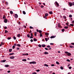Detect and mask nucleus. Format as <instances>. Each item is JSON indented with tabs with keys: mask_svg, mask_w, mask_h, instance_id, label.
<instances>
[{
	"mask_svg": "<svg viewBox=\"0 0 74 74\" xmlns=\"http://www.w3.org/2000/svg\"><path fill=\"white\" fill-rule=\"evenodd\" d=\"M69 4L70 7L72 6V5H74V2H73L72 3L71 2L69 3Z\"/></svg>",
	"mask_w": 74,
	"mask_h": 74,
	"instance_id": "1",
	"label": "nucleus"
},
{
	"mask_svg": "<svg viewBox=\"0 0 74 74\" xmlns=\"http://www.w3.org/2000/svg\"><path fill=\"white\" fill-rule=\"evenodd\" d=\"M65 53H66L67 55L69 56L71 55V54L70 53H69L68 52L65 51Z\"/></svg>",
	"mask_w": 74,
	"mask_h": 74,
	"instance_id": "2",
	"label": "nucleus"
},
{
	"mask_svg": "<svg viewBox=\"0 0 74 74\" xmlns=\"http://www.w3.org/2000/svg\"><path fill=\"white\" fill-rule=\"evenodd\" d=\"M6 61V60H2L0 61L1 62H5Z\"/></svg>",
	"mask_w": 74,
	"mask_h": 74,
	"instance_id": "3",
	"label": "nucleus"
},
{
	"mask_svg": "<svg viewBox=\"0 0 74 74\" xmlns=\"http://www.w3.org/2000/svg\"><path fill=\"white\" fill-rule=\"evenodd\" d=\"M15 17L16 18H18V14H15Z\"/></svg>",
	"mask_w": 74,
	"mask_h": 74,
	"instance_id": "4",
	"label": "nucleus"
},
{
	"mask_svg": "<svg viewBox=\"0 0 74 74\" xmlns=\"http://www.w3.org/2000/svg\"><path fill=\"white\" fill-rule=\"evenodd\" d=\"M58 26L59 28H62V27L61 26V25L60 23L58 24Z\"/></svg>",
	"mask_w": 74,
	"mask_h": 74,
	"instance_id": "5",
	"label": "nucleus"
},
{
	"mask_svg": "<svg viewBox=\"0 0 74 74\" xmlns=\"http://www.w3.org/2000/svg\"><path fill=\"white\" fill-rule=\"evenodd\" d=\"M7 19H6V18H5L4 20V22L5 23H7Z\"/></svg>",
	"mask_w": 74,
	"mask_h": 74,
	"instance_id": "6",
	"label": "nucleus"
},
{
	"mask_svg": "<svg viewBox=\"0 0 74 74\" xmlns=\"http://www.w3.org/2000/svg\"><path fill=\"white\" fill-rule=\"evenodd\" d=\"M55 3H56V5H57V6L58 7L59 6V4L58 3L57 1H56L55 2Z\"/></svg>",
	"mask_w": 74,
	"mask_h": 74,
	"instance_id": "7",
	"label": "nucleus"
},
{
	"mask_svg": "<svg viewBox=\"0 0 74 74\" xmlns=\"http://www.w3.org/2000/svg\"><path fill=\"white\" fill-rule=\"evenodd\" d=\"M56 37V36H51V37H50V38H55Z\"/></svg>",
	"mask_w": 74,
	"mask_h": 74,
	"instance_id": "8",
	"label": "nucleus"
},
{
	"mask_svg": "<svg viewBox=\"0 0 74 74\" xmlns=\"http://www.w3.org/2000/svg\"><path fill=\"white\" fill-rule=\"evenodd\" d=\"M23 55L24 56H26V55L27 56V55H28V54L27 53L26 54L23 53Z\"/></svg>",
	"mask_w": 74,
	"mask_h": 74,
	"instance_id": "9",
	"label": "nucleus"
},
{
	"mask_svg": "<svg viewBox=\"0 0 74 74\" xmlns=\"http://www.w3.org/2000/svg\"><path fill=\"white\" fill-rule=\"evenodd\" d=\"M15 58V57L14 56H12L10 57V58L12 59H14Z\"/></svg>",
	"mask_w": 74,
	"mask_h": 74,
	"instance_id": "10",
	"label": "nucleus"
},
{
	"mask_svg": "<svg viewBox=\"0 0 74 74\" xmlns=\"http://www.w3.org/2000/svg\"><path fill=\"white\" fill-rule=\"evenodd\" d=\"M49 14H53V12L51 11L49 12Z\"/></svg>",
	"mask_w": 74,
	"mask_h": 74,
	"instance_id": "11",
	"label": "nucleus"
},
{
	"mask_svg": "<svg viewBox=\"0 0 74 74\" xmlns=\"http://www.w3.org/2000/svg\"><path fill=\"white\" fill-rule=\"evenodd\" d=\"M33 40H34V41H37V39H36L35 38H34L33 39Z\"/></svg>",
	"mask_w": 74,
	"mask_h": 74,
	"instance_id": "12",
	"label": "nucleus"
},
{
	"mask_svg": "<svg viewBox=\"0 0 74 74\" xmlns=\"http://www.w3.org/2000/svg\"><path fill=\"white\" fill-rule=\"evenodd\" d=\"M21 36V34H19L17 35V37H20Z\"/></svg>",
	"mask_w": 74,
	"mask_h": 74,
	"instance_id": "13",
	"label": "nucleus"
},
{
	"mask_svg": "<svg viewBox=\"0 0 74 74\" xmlns=\"http://www.w3.org/2000/svg\"><path fill=\"white\" fill-rule=\"evenodd\" d=\"M46 35H49V33H46L45 34Z\"/></svg>",
	"mask_w": 74,
	"mask_h": 74,
	"instance_id": "14",
	"label": "nucleus"
},
{
	"mask_svg": "<svg viewBox=\"0 0 74 74\" xmlns=\"http://www.w3.org/2000/svg\"><path fill=\"white\" fill-rule=\"evenodd\" d=\"M44 54H48V53L47 52H45Z\"/></svg>",
	"mask_w": 74,
	"mask_h": 74,
	"instance_id": "15",
	"label": "nucleus"
},
{
	"mask_svg": "<svg viewBox=\"0 0 74 74\" xmlns=\"http://www.w3.org/2000/svg\"><path fill=\"white\" fill-rule=\"evenodd\" d=\"M45 16H47L48 15V14L47 13H46L45 14Z\"/></svg>",
	"mask_w": 74,
	"mask_h": 74,
	"instance_id": "16",
	"label": "nucleus"
},
{
	"mask_svg": "<svg viewBox=\"0 0 74 74\" xmlns=\"http://www.w3.org/2000/svg\"><path fill=\"white\" fill-rule=\"evenodd\" d=\"M14 54V53H10L9 54V55H13Z\"/></svg>",
	"mask_w": 74,
	"mask_h": 74,
	"instance_id": "17",
	"label": "nucleus"
},
{
	"mask_svg": "<svg viewBox=\"0 0 74 74\" xmlns=\"http://www.w3.org/2000/svg\"><path fill=\"white\" fill-rule=\"evenodd\" d=\"M22 61H23L26 62V60L25 59H23V60H22Z\"/></svg>",
	"mask_w": 74,
	"mask_h": 74,
	"instance_id": "18",
	"label": "nucleus"
},
{
	"mask_svg": "<svg viewBox=\"0 0 74 74\" xmlns=\"http://www.w3.org/2000/svg\"><path fill=\"white\" fill-rule=\"evenodd\" d=\"M5 66L6 67H7L9 66V65H5Z\"/></svg>",
	"mask_w": 74,
	"mask_h": 74,
	"instance_id": "19",
	"label": "nucleus"
},
{
	"mask_svg": "<svg viewBox=\"0 0 74 74\" xmlns=\"http://www.w3.org/2000/svg\"><path fill=\"white\" fill-rule=\"evenodd\" d=\"M10 13L11 14H13V12H12V11H10Z\"/></svg>",
	"mask_w": 74,
	"mask_h": 74,
	"instance_id": "20",
	"label": "nucleus"
},
{
	"mask_svg": "<svg viewBox=\"0 0 74 74\" xmlns=\"http://www.w3.org/2000/svg\"><path fill=\"white\" fill-rule=\"evenodd\" d=\"M42 47H45V45H42Z\"/></svg>",
	"mask_w": 74,
	"mask_h": 74,
	"instance_id": "21",
	"label": "nucleus"
},
{
	"mask_svg": "<svg viewBox=\"0 0 74 74\" xmlns=\"http://www.w3.org/2000/svg\"><path fill=\"white\" fill-rule=\"evenodd\" d=\"M69 47L71 48H73L74 47L72 46H70Z\"/></svg>",
	"mask_w": 74,
	"mask_h": 74,
	"instance_id": "22",
	"label": "nucleus"
},
{
	"mask_svg": "<svg viewBox=\"0 0 74 74\" xmlns=\"http://www.w3.org/2000/svg\"><path fill=\"white\" fill-rule=\"evenodd\" d=\"M23 14H26V13L24 11H23Z\"/></svg>",
	"mask_w": 74,
	"mask_h": 74,
	"instance_id": "23",
	"label": "nucleus"
},
{
	"mask_svg": "<svg viewBox=\"0 0 74 74\" xmlns=\"http://www.w3.org/2000/svg\"><path fill=\"white\" fill-rule=\"evenodd\" d=\"M9 51L10 52H11L12 51V49H10L9 50Z\"/></svg>",
	"mask_w": 74,
	"mask_h": 74,
	"instance_id": "24",
	"label": "nucleus"
},
{
	"mask_svg": "<svg viewBox=\"0 0 74 74\" xmlns=\"http://www.w3.org/2000/svg\"><path fill=\"white\" fill-rule=\"evenodd\" d=\"M39 32L40 33V34H42L41 33H42V31H41V30H39Z\"/></svg>",
	"mask_w": 74,
	"mask_h": 74,
	"instance_id": "25",
	"label": "nucleus"
},
{
	"mask_svg": "<svg viewBox=\"0 0 74 74\" xmlns=\"http://www.w3.org/2000/svg\"><path fill=\"white\" fill-rule=\"evenodd\" d=\"M5 18H6V17H5V15H3V19Z\"/></svg>",
	"mask_w": 74,
	"mask_h": 74,
	"instance_id": "26",
	"label": "nucleus"
},
{
	"mask_svg": "<svg viewBox=\"0 0 74 74\" xmlns=\"http://www.w3.org/2000/svg\"><path fill=\"white\" fill-rule=\"evenodd\" d=\"M32 63L33 64H35L36 63V62H32Z\"/></svg>",
	"mask_w": 74,
	"mask_h": 74,
	"instance_id": "27",
	"label": "nucleus"
},
{
	"mask_svg": "<svg viewBox=\"0 0 74 74\" xmlns=\"http://www.w3.org/2000/svg\"><path fill=\"white\" fill-rule=\"evenodd\" d=\"M40 37L42 36V33L40 34Z\"/></svg>",
	"mask_w": 74,
	"mask_h": 74,
	"instance_id": "28",
	"label": "nucleus"
},
{
	"mask_svg": "<svg viewBox=\"0 0 74 74\" xmlns=\"http://www.w3.org/2000/svg\"><path fill=\"white\" fill-rule=\"evenodd\" d=\"M5 33H7V32H8V31H7V30H5Z\"/></svg>",
	"mask_w": 74,
	"mask_h": 74,
	"instance_id": "29",
	"label": "nucleus"
},
{
	"mask_svg": "<svg viewBox=\"0 0 74 74\" xmlns=\"http://www.w3.org/2000/svg\"><path fill=\"white\" fill-rule=\"evenodd\" d=\"M64 28L66 29H67V28H68V27H67V26H65L64 27Z\"/></svg>",
	"mask_w": 74,
	"mask_h": 74,
	"instance_id": "30",
	"label": "nucleus"
},
{
	"mask_svg": "<svg viewBox=\"0 0 74 74\" xmlns=\"http://www.w3.org/2000/svg\"><path fill=\"white\" fill-rule=\"evenodd\" d=\"M44 66H47V67L48 66V65L47 64H44Z\"/></svg>",
	"mask_w": 74,
	"mask_h": 74,
	"instance_id": "31",
	"label": "nucleus"
},
{
	"mask_svg": "<svg viewBox=\"0 0 74 74\" xmlns=\"http://www.w3.org/2000/svg\"><path fill=\"white\" fill-rule=\"evenodd\" d=\"M13 38L15 40H16V37L15 36L13 37Z\"/></svg>",
	"mask_w": 74,
	"mask_h": 74,
	"instance_id": "32",
	"label": "nucleus"
},
{
	"mask_svg": "<svg viewBox=\"0 0 74 74\" xmlns=\"http://www.w3.org/2000/svg\"><path fill=\"white\" fill-rule=\"evenodd\" d=\"M64 31H65V30H64V29H62V32H64Z\"/></svg>",
	"mask_w": 74,
	"mask_h": 74,
	"instance_id": "33",
	"label": "nucleus"
},
{
	"mask_svg": "<svg viewBox=\"0 0 74 74\" xmlns=\"http://www.w3.org/2000/svg\"><path fill=\"white\" fill-rule=\"evenodd\" d=\"M27 36L28 37V38H29L30 37V35H29V34H28L27 35Z\"/></svg>",
	"mask_w": 74,
	"mask_h": 74,
	"instance_id": "34",
	"label": "nucleus"
},
{
	"mask_svg": "<svg viewBox=\"0 0 74 74\" xmlns=\"http://www.w3.org/2000/svg\"><path fill=\"white\" fill-rule=\"evenodd\" d=\"M5 3L6 4V5H8V3L7 2H5Z\"/></svg>",
	"mask_w": 74,
	"mask_h": 74,
	"instance_id": "35",
	"label": "nucleus"
},
{
	"mask_svg": "<svg viewBox=\"0 0 74 74\" xmlns=\"http://www.w3.org/2000/svg\"><path fill=\"white\" fill-rule=\"evenodd\" d=\"M44 18H45V19H47V16H44Z\"/></svg>",
	"mask_w": 74,
	"mask_h": 74,
	"instance_id": "36",
	"label": "nucleus"
},
{
	"mask_svg": "<svg viewBox=\"0 0 74 74\" xmlns=\"http://www.w3.org/2000/svg\"><path fill=\"white\" fill-rule=\"evenodd\" d=\"M56 64H58V65H59V64H60L58 62H56Z\"/></svg>",
	"mask_w": 74,
	"mask_h": 74,
	"instance_id": "37",
	"label": "nucleus"
},
{
	"mask_svg": "<svg viewBox=\"0 0 74 74\" xmlns=\"http://www.w3.org/2000/svg\"><path fill=\"white\" fill-rule=\"evenodd\" d=\"M45 41H47V40H48V39H47V38H45Z\"/></svg>",
	"mask_w": 74,
	"mask_h": 74,
	"instance_id": "38",
	"label": "nucleus"
},
{
	"mask_svg": "<svg viewBox=\"0 0 74 74\" xmlns=\"http://www.w3.org/2000/svg\"><path fill=\"white\" fill-rule=\"evenodd\" d=\"M29 28H30V29H33L34 28L33 27H32V26H30V27H29Z\"/></svg>",
	"mask_w": 74,
	"mask_h": 74,
	"instance_id": "39",
	"label": "nucleus"
},
{
	"mask_svg": "<svg viewBox=\"0 0 74 74\" xmlns=\"http://www.w3.org/2000/svg\"><path fill=\"white\" fill-rule=\"evenodd\" d=\"M60 69H62V70H63V67L62 66H61L60 67Z\"/></svg>",
	"mask_w": 74,
	"mask_h": 74,
	"instance_id": "40",
	"label": "nucleus"
},
{
	"mask_svg": "<svg viewBox=\"0 0 74 74\" xmlns=\"http://www.w3.org/2000/svg\"><path fill=\"white\" fill-rule=\"evenodd\" d=\"M72 16L71 15H69V17L71 18V17H72Z\"/></svg>",
	"mask_w": 74,
	"mask_h": 74,
	"instance_id": "41",
	"label": "nucleus"
},
{
	"mask_svg": "<svg viewBox=\"0 0 74 74\" xmlns=\"http://www.w3.org/2000/svg\"><path fill=\"white\" fill-rule=\"evenodd\" d=\"M1 44L2 45H4L5 44H4V43H3V42H1Z\"/></svg>",
	"mask_w": 74,
	"mask_h": 74,
	"instance_id": "42",
	"label": "nucleus"
},
{
	"mask_svg": "<svg viewBox=\"0 0 74 74\" xmlns=\"http://www.w3.org/2000/svg\"><path fill=\"white\" fill-rule=\"evenodd\" d=\"M63 17L64 19H66V18L65 16H64Z\"/></svg>",
	"mask_w": 74,
	"mask_h": 74,
	"instance_id": "43",
	"label": "nucleus"
},
{
	"mask_svg": "<svg viewBox=\"0 0 74 74\" xmlns=\"http://www.w3.org/2000/svg\"><path fill=\"white\" fill-rule=\"evenodd\" d=\"M17 46L18 47H21V45H20V44H17Z\"/></svg>",
	"mask_w": 74,
	"mask_h": 74,
	"instance_id": "44",
	"label": "nucleus"
},
{
	"mask_svg": "<svg viewBox=\"0 0 74 74\" xmlns=\"http://www.w3.org/2000/svg\"><path fill=\"white\" fill-rule=\"evenodd\" d=\"M36 33H37L36 32H34V36H36Z\"/></svg>",
	"mask_w": 74,
	"mask_h": 74,
	"instance_id": "45",
	"label": "nucleus"
},
{
	"mask_svg": "<svg viewBox=\"0 0 74 74\" xmlns=\"http://www.w3.org/2000/svg\"><path fill=\"white\" fill-rule=\"evenodd\" d=\"M15 46H13L12 47V49H15Z\"/></svg>",
	"mask_w": 74,
	"mask_h": 74,
	"instance_id": "46",
	"label": "nucleus"
},
{
	"mask_svg": "<svg viewBox=\"0 0 74 74\" xmlns=\"http://www.w3.org/2000/svg\"><path fill=\"white\" fill-rule=\"evenodd\" d=\"M70 25L71 26H74V25L73 24H70Z\"/></svg>",
	"mask_w": 74,
	"mask_h": 74,
	"instance_id": "47",
	"label": "nucleus"
},
{
	"mask_svg": "<svg viewBox=\"0 0 74 74\" xmlns=\"http://www.w3.org/2000/svg\"><path fill=\"white\" fill-rule=\"evenodd\" d=\"M11 37H9V38H8V40H10V39H11Z\"/></svg>",
	"mask_w": 74,
	"mask_h": 74,
	"instance_id": "48",
	"label": "nucleus"
},
{
	"mask_svg": "<svg viewBox=\"0 0 74 74\" xmlns=\"http://www.w3.org/2000/svg\"><path fill=\"white\" fill-rule=\"evenodd\" d=\"M38 46L40 47H41V46L40 45H38Z\"/></svg>",
	"mask_w": 74,
	"mask_h": 74,
	"instance_id": "49",
	"label": "nucleus"
},
{
	"mask_svg": "<svg viewBox=\"0 0 74 74\" xmlns=\"http://www.w3.org/2000/svg\"><path fill=\"white\" fill-rule=\"evenodd\" d=\"M30 34H31V36H33V34H32V33H31Z\"/></svg>",
	"mask_w": 74,
	"mask_h": 74,
	"instance_id": "50",
	"label": "nucleus"
},
{
	"mask_svg": "<svg viewBox=\"0 0 74 74\" xmlns=\"http://www.w3.org/2000/svg\"><path fill=\"white\" fill-rule=\"evenodd\" d=\"M14 45L15 46H17V44H16V43H15L14 44Z\"/></svg>",
	"mask_w": 74,
	"mask_h": 74,
	"instance_id": "51",
	"label": "nucleus"
},
{
	"mask_svg": "<svg viewBox=\"0 0 74 74\" xmlns=\"http://www.w3.org/2000/svg\"><path fill=\"white\" fill-rule=\"evenodd\" d=\"M66 61H68L69 62H70V61L69 60V59H67L66 60Z\"/></svg>",
	"mask_w": 74,
	"mask_h": 74,
	"instance_id": "52",
	"label": "nucleus"
},
{
	"mask_svg": "<svg viewBox=\"0 0 74 74\" xmlns=\"http://www.w3.org/2000/svg\"><path fill=\"white\" fill-rule=\"evenodd\" d=\"M69 68L70 69H71L72 67L71 66L69 67Z\"/></svg>",
	"mask_w": 74,
	"mask_h": 74,
	"instance_id": "53",
	"label": "nucleus"
},
{
	"mask_svg": "<svg viewBox=\"0 0 74 74\" xmlns=\"http://www.w3.org/2000/svg\"><path fill=\"white\" fill-rule=\"evenodd\" d=\"M33 36H31L30 37V38H33V37H32Z\"/></svg>",
	"mask_w": 74,
	"mask_h": 74,
	"instance_id": "54",
	"label": "nucleus"
},
{
	"mask_svg": "<svg viewBox=\"0 0 74 74\" xmlns=\"http://www.w3.org/2000/svg\"><path fill=\"white\" fill-rule=\"evenodd\" d=\"M36 71H37V72H39L40 71V70H39V69H38V70H36Z\"/></svg>",
	"mask_w": 74,
	"mask_h": 74,
	"instance_id": "55",
	"label": "nucleus"
},
{
	"mask_svg": "<svg viewBox=\"0 0 74 74\" xmlns=\"http://www.w3.org/2000/svg\"><path fill=\"white\" fill-rule=\"evenodd\" d=\"M33 39H31L30 40V41L31 42H33Z\"/></svg>",
	"mask_w": 74,
	"mask_h": 74,
	"instance_id": "56",
	"label": "nucleus"
},
{
	"mask_svg": "<svg viewBox=\"0 0 74 74\" xmlns=\"http://www.w3.org/2000/svg\"><path fill=\"white\" fill-rule=\"evenodd\" d=\"M32 74H36V73H35V72H34V73H32Z\"/></svg>",
	"mask_w": 74,
	"mask_h": 74,
	"instance_id": "57",
	"label": "nucleus"
},
{
	"mask_svg": "<svg viewBox=\"0 0 74 74\" xmlns=\"http://www.w3.org/2000/svg\"><path fill=\"white\" fill-rule=\"evenodd\" d=\"M50 46L49 45H48L47 46V47H48V48H49V47H50Z\"/></svg>",
	"mask_w": 74,
	"mask_h": 74,
	"instance_id": "58",
	"label": "nucleus"
},
{
	"mask_svg": "<svg viewBox=\"0 0 74 74\" xmlns=\"http://www.w3.org/2000/svg\"><path fill=\"white\" fill-rule=\"evenodd\" d=\"M50 44L51 45H53V43H50Z\"/></svg>",
	"mask_w": 74,
	"mask_h": 74,
	"instance_id": "59",
	"label": "nucleus"
},
{
	"mask_svg": "<svg viewBox=\"0 0 74 74\" xmlns=\"http://www.w3.org/2000/svg\"><path fill=\"white\" fill-rule=\"evenodd\" d=\"M42 41H43L44 42H45V40L44 39H43L42 40Z\"/></svg>",
	"mask_w": 74,
	"mask_h": 74,
	"instance_id": "60",
	"label": "nucleus"
},
{
	"mask_svg": "<svg viewBox=\"0 0 74 74\" xmlns=\"http://www.w3.org/2000/svg\"><path fill=\"white\" fill-rule=\"evenodd\" d=\"M4 28L5 29H6L7 28V27H5Z\"/></svg>",
	"mask_w": 74,
	"mask_h": 74,
	"instance_id": "61",
	"label": "nucleus"
},
{
	"mask_svg": "<svg viewBox=\"0 0 74 74\" xmlns=\"http://www.w3.org/2000/svg\"><path fill=\"white\" fill-rule=\"evenodd\" d=\"M45 49L46 50H48V49L47 48H45Z\"/></svg>",
	"mask_w": 74,
	"mask_h": 74,
	"instance_id": "62",
	"label": "nucleus"
},
{
	"mask_svg": "<svg viewBox=\"0 0 74 74\" xmlns=\"http://www.w3.org/2000/svg\"><path fill=\"white\" fill-rule=\"evenodd\" d=\"M39 30H38V29H36V31L38 32H39Z\"/></svg>",
	"mask_w": 74,
	"mask_h": 74,
	"instance_id": "63",
	"label": "nucleus"
},
{
	"mask_svg": "<svg viewBox=\"0 0 74 74\" xmlns=\"http://www.w3.org/2000/svg\"><path fill=\"white\" fill-rule=\"evenodd\" d=\"M54 66V64H52L51 65V66Z\"/></svg>",
	"mask_w": 74,
	"mask_h": 74,
	"instance_id": "64",
	"label": "nucleus"
}]
</instances>
